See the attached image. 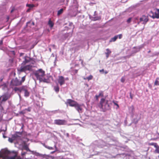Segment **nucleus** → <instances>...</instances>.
Masks as SVG:
<instances>
[{
  "mask_svg": "<svg viewBox=\"0 0 159 159\" xmlns=\"http://www.w3.org/2000/svg\"><path fill=\"white\" fill-rule=\"evenodd\" d=\"M25 80V76H24L21 78V80L20 81L17 78L13 79L11 81L10 86L12 87L14 86H19L21 85L23 82Z\"/></svg>",
  "mask_w": 159,
  "mask_h": 159,
  "instance_id": "nucleus-1",
  "label": "nucleus"
},
{
  "mask_svg": "<svg viewBox=\"0 0 159 159\" xmlns=\"http://www.w3.org/2000/svg\"><path fill=\"white\" fill-rule=\"evenodd\" d=\"M99 107L102 108L103 112H105L109 108L108 101L106 100L104 98H101L100 102Z\"/></svg>",
  "mask_w": 159,
  "mask_h": 159,
  "instance_id": "nucleus-2",
  "label": "nucleus"
},
{
  "mask_svg": "<svg viewBox=\"0 0 159 159\" xmlns=\"http://www.w3.org/2000/svg\"><path fill=\"white\" fill-rule=\"evenodd\" d=\"M4 154H8L9 159H21V158L16 159L17 156V152H10L7 150H6L3 152Z\"/></svg>",
  "mask_w": 159,
  "mask_h": 159,
  "instance_id": "nucleus-3",
  "label": "nucleus"
},
{
  "mask_svg": "<svg viewBox=\"0 0 159 159\" xmlns=\"http://www.w3.org/2000/svg\"><path fill=\"white\" fill-rule=\"evenodd\" d=\"M45 71L40 69L34 73V74L37 79L41 80L42 77L45 75Z\"/></svg>",
  "mask_w": 159,
  "mask_h": 159,
  "instance_id": "nucleus-4",
  "label": "nucleus"
},
{
  "mask_svg": "<svg viewBox=\"0 0 159 159\" xmlns=\"http://www.w3.org/2000/svg\"><path fill=\"white\" fill-rule=\"evenodd\" d=\"M19 69H18V72L20 73L22 72H25L27 70H30L32 68V66L30 65H27L25 66H23L21 65Z\"/></svg>",
  "mask_w": 159,
  "mask_h": 159,
  "instance_id": "nucleus-5",
  "label": "nucleus"
},
{
  "mask_svg": "<svg viewBox=\"0 0 159 159\" xmlns=\"http://www.w3.org/2000/svg\"><path fill=\"white\" fill-rule=\"evenodd\" d=\"M155 11V12H153L152 11H151L150 13L152 14V15L151 17L153 19L159 18V9L155 8L154 9Z\"/></svg>",
  "mask_w": 159,
  "mask_h": 159,
  "instance_id": "nucleus-6",
  "label": "nucleus"
},
{
  "mask_svg": "<svg viewBox=\"0 0 159 159\" xmlns=\"http://www.w3.org/2000/svg\"><path fill=\"white\" fill-rule=\"evenodd\" d=\"M148 16L143 15L142 17L139 19V21L138 23V24H139L140 22H143L142 24L145 25L148 21Z\"/></svg>",
  "mask_w": 159,
  "mask_h": 159,
  "instance_id": "nucleus-7",
  "label": "nucleus"
},
{
  "mask_svg": "<svg viewBox=\"0 0 159 159\" xmlns=\"http://www.w3.org/2000/svg\"><path fill=\"white\" fill-rule=\"evenodd\" d=\"M67 121L65 120L57 119L54 120V124L58 125H64L66 124Z\"/></svg>",
  "mask_w": 159,
  "mask_h": 159,
  "instance_id": "nucleus-8",
  "label": "nucleus"
},
{
  "mask_svg": "<svg viewBox=\"0 0 159 159\" xmlns=\"http://www.w3.org/2000/svg\"><path fill=\"white\" fill-rule=\"evenodd\" d=\"M77 102L71 99H68L67 100L66 103L68 104L70 106L75 107Z\"/></svg>",
  "mask_w": 159,
  "mask_h": 159,
  "instance_id": "nucleus-9",
  "label": "nucleus"
},
{
  "mask_svg": "<svg viewBox=\"0 0 159 159\" xmlns=\"http://www.w3.org/2000/svg\"><path fill=\"white\" fill-rule=\"evenodd\" d=\"M24 58V60L23 61L21 64V65H25L32 60V58L29 57L27 56H25Z\"/></svg>",
  "mask_w": 159,
  "mask_h": 159,
  "instance_id": "nucleus-10",
  "label": "nucleus"
},
{
  "mask_svg": "<svg viewBox=\"0 0 159 159\" xmlns=\"http://www.w3.org/2000/svg\"><path fill=\"white\" fill-rule=\"evenodd\" d=\"M65 79L63 76L58 77V82L60 85L61 86L65 84Z\"/></svg>",
  "mask_w": 159,
  "mask_h": 159,
  "instance_id": "nucleus-11",
  "label": "nucleus"
},
{
  "mask_svg": "<svg viewBox=\"0 0 159 159\" xmlns=\"http://www.w3.org/2000/svg\"><path fill=\"white\" fill-rule=\"evenodd\" d=\"M10 95L9 94H5L4 95L1 96L0 97L2 98V99L1 101V102H5L8 99L10 98Z\"/></svg>",
  "mask_w": 159,
  "mask_h": 159,
  "instance_id": "nucleus-12",
  "label": "nucleus"
},
{
  "mask_svg": "<svg viewBox=\"0 0 159 159\" xmlns=\"http://www.w3.org/2000/svg\"><path fill=\"white\" fill-rule=\"evenodd\" d=\"M5 150H6L2 151L0 153V157H2L3 159H9V157L8 156V154H4L3 152Z\"/></svg>",
  "mask_w": 159,
  "mask_h": 159,
  "instance_id": "nucleus-13",
  "label": "nucleus"
},
{
  "mask_svg": "<svg viewBox=\"0 0 159 159\" xmlns=\"http://www.w3.org/2000/svg\"><path fill=\"white\" fill-rule=\"evenodd\" d=\"M74 107H75V108L79 113L82 112V108L81 107V106L78 103L76 104Z\"/></svg>",
  "mask_w": 159,
  "mask_h": 159,
  "instance_id": "nucleus-14",
  "label": "nucleus"
},
{
  "mask_svg": "<svg viewBox=\"0 0 159 159\" xmlns=\"http://www.w3.org/2000/svg\"><path fill=\"white\" fill-rule=\"evenodd\" d=\"M22 133L20 132H17L15 134L12 135V138L14 139H16L18 137H20L19 135H21Z\"/></svg>",
  "mask_w": 159,
  "mask_h": 159,
  "instance_id": "nucleus-15",
  "label": "nucleus"
},
{
  "mask_svg": "<svg viewBox=\"0 0 159 159\" xmlns=\"http://www.w3.org/2000/svg\"><path fill=\"white\" fill-rule=\"evenodd\" d=\"M106 50L107 51V52H105V54L106 55V57L107 58H108L109 55L111 54V51L110 50V49L108 48H107L106 49Z\"/></svg>",
  "mask_w": 159,
  "mask_h": 159,
  "instance_id": "nucleus-16",
  "label": "nucleus"
},
{
  "mask_svg": "<svg viewBox=\"0 0 159 159\" xmlns=\"http://www.w3.org/2000/svg\"><path fill=\"white\" fill-rule=\"evenodd\" d=\"M48 25L51 28H52L54 25V23L51 20V19L50 18L48 22Z\"/></svg>",
  "mask_w": 159,
  "mask_h": 159,
  "instance_id": "nucleus-17",
  "label": "nucleus"
},
{
  "mask_svg": "<svg viewBox=\"0 0 159 159\" xmlns=\"http://www.w3.org/2000/svg\"><path fill=\"white\" fill-rule=\"evenodd\" d=\"M118 38V36H115L114 37L111 39L109 41L110 42L115 41Z\"/></svg>",
  "mask_w": 159,
  "mask_h": 159,
  "instance_id": "nucleus-18",
  "label": "nucleus"
},
{
  "mask_svg": "<svg viewBox=\"0 0 159 159\" xmlns=\"http://www.w3.org/2000/svg\"><path fill=\"white\" fill-rule=\"evenodd\" d=\"M155 148H156V149L154 151V153H159V146L157 145Z\"/></svg>",
  "mask_w": 159,
  "mask_h": 159,
  "instance_id": "nucleus-19",
  "label": "nucleus"
},
{
  "mask_svg": "<svg viewBox=\"0 0 159 159\" xmlns=\"http://www.w3.org/2000/svg\"><path fill=\"white\" fill-rule=\"evenodd\" d=\"M93 78V76L92 75H90L88 77L84 78V79L85 80H87L88 81L91 80Z\"/></svg>",
  "mask_w": 159,
  "mask_h": 159,
  "instance_id": "nucleus-20",
  "label": "nucleus"
},
{
  "mask_svg": "<svg viewBox=\"0 0 159 159\" xmlns=\"http://www.w3.org/2000/svg\"><path fill=\"white\" fill-rule=\"evenodd\" d=\"M25 96L26 97H28L29 95V93L27 89H24Z\"/></svg>",
  "mask_w": 159,
  "mask_h": 159,
  "instance_id": "nucleus-21",
  "label": "nucleus"
},
{
  "mask_svg": "<svg viewBox=\"0 0 159 159\" xmlns=\"http://www.w3.org/2000/svg\"><path fill=\"white\" fill-rule=\"evenodd\" d=\"M148 145L149 146H154L155 147L157 145V143H149Z\"/></svg>",
  "mask_w": 159,
  "mask_h": 159,
  "instance_id": "nucleus-22",
  "label": "nucleus"
},
{
  "mask_svg": "<svg viewBox=\"0 0 159 159\" xmlns=\"http://www.w3.org/2000/svg\"><path fill=\"white\" fill-rule=\"evenodd\" d=\"M63 9L62 8L60 9L59 10H58L57 11V15L59 16L60 14H61L63 12Z\"/></svg>",
  "mask_w": 159,
  "mask_h": 159,
  "instance_id": "nucleus-23",
  "label": "nucleus"
},
{
  "mask_svg": "<svg viewBox=\"0 0 159 159\" xmlns=\"http://www.w3.org/2000/svg\"><path fill=\"white\" fill-rule=\"evenodd\" d=\"M54 89L56 92L58 93L59 91V88L58 86H55Z\"/></svg>",
  "mask_w": 159,
  "mask_h": 159,
  "instance_id": "nucleus-24",
  "label": "nucleus"
},
{
  "mask_svg": "<svg viewBox=\"0 0 159 159\" xmlns=\"http://www.w3.org/2000/svg\"><path fill=\"white\" fill-rule=\"evenodd\" d=\"M159 80V78H157L156 79V80L154 82V85H159V81H158V80Z\"/></svg>",
  "mask_w": 159,
  "mask_h": 159,
  "instance_id": "nucleus-25",
  "label": "nucleus"
},
{
  "mask_svg": "<svg viewBox=\"0 0 159 159\" xmlns=\"http://www.w3.org/2000/svg\"><path fill=\"white\" fill-rule=\"evenodd\" d=\"M26 6L30 8H33L34 7V5L33 4H27Z\"/></svg>",
  "mask_w": 159,
  "mask_h": 159,
  "instance_id": "nucleus-26",
  "label": "nucleus"
},
{
  "mask_svg": "<svg viewBox=\"0 0 159 159\" xmlns=\"http://www.w3.org/2000/svg\"><path fill=\"white\" fill-rule=\"evenodd\" d=\"M0 86H3V87L6 88H7V84L6 83H3V84H2V83L0 84Z\"/></svg>",
  "mask_w": 159,
  "mask_h": 159,
  "instance_id": "nucleus-27",
  "label": "nucleus"
},
{
  "mask_svg": "<svg viewBox=\"0 0 159 159\" xmlns=\"http://www.w3.org/2000/svg\"><path fill=\"white\" fill-rule=\"evenodd\" d=\"M15 139H14L13 138H8V141L11 143H12L13 142L14 140Z\"/></svg>",
  "mask_w": 159,
  "mask_h": 159,
  "instance_id": "nucleus-28",
  "label": "nucleus"
},
{
  "mask_svg": "<svg viewBox=\"0 0 159 159\" xmlns=\"http://www.w3.org/2000/svg\"><path fill=\"white\" fill-rule=\"evenodd\" d=\"M4 109L2 107V106L1 105V103H0V111L1 112H2V111H3Z\"/></svg>",
  "mask_w": 159,
  "mask_h": 159,
  "instance_id": "nucleus-29",
  "label": "nucleus"
},
{
  "mask_svg": "<svg viewBox=\"0 0 159 159\" xmlns=\"http://www.w3.org/2000/svg\"><path fill=\"white\" fill-rule=\"evenodd\" d=\"M100 97V96H101L102 97H103L104 96L103 93V92L101 91L100 92L99 95H98Z\"/></svg>",
  "mask_w": 159,
  "mask_h": 159,
  "instance_id": "nucleus-30",
  "label": "nucleus"
},
{
  "mask_svg": "<svg viewBox=\"0 0 159 159\" xmlns=\"http://www.w3.org/2000/svg\"><path fill=\"white\" fill-rule=\"evenodd\" d=\"M14 90L15 91H20V89L19 88H17V87H15L14 89Z\"/></svg>",
  "mask_w": 159,
  "mask_h": 159,
  "instance_id": "nucleus-31",
  "label": "nucleus"
},
{
  "mask_svg": "<svg viewBox=\"0 0 159 159\" xmlns=\"http://www.w3.org/2000/svg\"><path fill=\"white\" fill-rule=\"evenodd\" d=\"M24 149L27 150V151H28L29 150V148H28V147L27 146V145H25L24 146Z\"/></svg>",
  "mask_w": 159,
  "mask_h": 159,
  "instance_id": "nucleus-32",
  "label": "nucleus"
},
{
  "mask_svg": "<svg viewBox=\"0 0 159 159\" xmlns=\"http://www.w3.org/2000/svg\"><path fill=\"white\" fill-rule=\"evenodd\" d=\"M125 78L124 77H122L121 79V81L122 82V83H123L124 82V81H125Z\"/></svg>",
  "mask_w": 159,
  "mask_h": 159,
  "instance_id": "nucleus-33",
  "label": "nucleus"
},
{
  "mask_svg": "<svg viewBox=\"0 0 159 159\" xmlns=\"http://www.w3.org/2000/svg\"><path fill=\"white\" fill-rule=\"evenodd\" d=\"M25 110H27L28 111H31V107H29L27 109H25Z\"/></svg>",
  "mask_w": 159,
  "mask_h": 159,
  "instance_id": "nucleus-34",
  "label": "nucleus"
},
{
  "mask_svg": "<svg viewBox=\"0 0 159 159\" xmlns=\"http://www.w3.org/2000/svg\"><path fill=\"white\" fill-rule=\"evenodd\" d=\"M131 18H129L127 20V23H129L131 21Z\"/></svg>",
  "mask_w": 159,
  "mask_h": 159,
  "instance_id": "nucleus-35",
  "label": "nucleus"
},
{
  "mask_svg": "<svg viewBox=\"0 0 159 159\" xmlns=\"http://www.w3.org/2000/svg\"><path fill=\"white\" fill-rule=\"evenodd\" d=\"M116 36H118V37L119 39H121L122 37V35L121 34H119L118 35H117Z\"/></svg>",
  "mask_w": 159,
  "mask_h": 159,
  "instance_id": "nucleus-36",
  "label": "nucleus"
},
{
  "mask_svg": "<svg viewBox=\"0 0 159 159\" xmlns=\"http://www.w3.org/2000/svg\"><path fill=\"white\" fill-rule=\"evenodd\" d=\"M99 97V96L98 95H95V98H96V99L97 100H98V98Z\"/></svg>",
  "mask_w": 159,
  "mask_h": 159,
  "instance_id": "nucleus-37",
  "label": "nucleus"
},
{
  "mask_svg": "<svg viewBox=\"0 0 159 159\" xmlns=\"http://www.w3.org/2000/svg\"><path fill=\"white\" fill-rule=\"evenodd\" d=\"M46 148H47L49 149H53V148L52 147H46Z\"/></svg>",
  "mask_w": 159,
  "mask_h": 159,
  "instance_id": "nucleus-38",
  "label": "nucleus"
},
{
  "mask_svg": "<svg viewBox=\"0 0 159 159\" xmlns=\"http://www.w3.org/2000/svg\"><path fill=\"white\" fill-rule=\"evenodd\" d=\"M3 79V78L2 77H1L0 78V84H1V82H2Z\"/></svg>",
  "mask_w": 159,
  "mask_h": 159,
  "instance_id": "nucleus-39",
  "label": "nucleus"
},
{
  "mask_svg": "<svg viewBox=\"0 0 159 159\" xmlns=\"http://www.w3.org/2000/svg\"><path fill=\"white\" fill-rule=\"evenodd\" d=\"M130 98L131 99H133V96L132 95L131 93H130Z\"/></svg>",
  "mask_w": 159,
  "mask_h": 159,
  "instance_id": "nucleus-40",
  "label": "nucleus"
},
{
  "mask_svg": "<svg viewBox=\"0 0 159 159\" xmlns=\"http://www.w3.org/2000/svg\"><path fill=\"white\" fill-rule=\"evenodd\" d=\"M15 10V8L14 7H13L11 11V12L12 13Z\"/></svg>",
  "mask_w": 159,
  "mask_h": 159,
  "instance_id": "nucleus-41",
  "label": "nucleus"
},
{
  "mask_svg": "<svg viewBox=\"0 0 159 159\" xmlns=\"http://www.w3.org/2000/svg\"><path fill=\"white\" fill-rule=\"evenodd\" d=\"M114 104L115 105H116L117 106V108H118L119 107V106L118 104L116 103V102H114Z\"/></svg>",
  "mask_w": 159,
  "mask_h": 159,
  "instance_id": "nucleus-42",
  "label": "nucleus"
},
{
  "mask_svg": "<svg viewBox=\"0 0 159 159\" xmlns=\"http://www.w3.org/2000/svg\"><path fill=\"white\" fill-rule=\"evenodd\" d=\"M99 71L100 72H102L103 73L104 71V70L103 69L100 70H99Z\"/></svg>",
  "mask_w": 159,
  "mask_h": 159,
  "instance_id": "nucleus-43",
  "label": "nucleus"
},
{
  "mask_svg": "<svg viewBox=\"0 0 159 159\" xmlns=\"http://www.w3.org/2000/svg\"><path fill=\"white\" fill-rule=\"evenodd\" d=\"M26 153V152H23L21 153V155L22 156H23L24 155H25Z\"/></svg>",
  "mask_w": 159,
  "mask_h": 159,
  "instance_id": "nucleus-44",
  "label": "nucleus"
},
{
  "mask_svg": "<svg viewBox=\"0 0 159 159\" xmlns=\"http://www.w3.org/2000/svg\"><path fill=\"white\" fill-rule=\"evenodd\" d=\"M43 81L45 82H47V80L45 79H44L43 80Z\"/></svg>",
  "mask_w": 159,
  "mask_h": 159,
  "instance_id": "nucleus-45",
  "label": "nucleus"
},
{
  "mask_svg": "<svg viewBox=\"0 0 159 159\" xmlns=\"http://www.w3.org/2000/svg\"><path fill=\"white\" fill-rule=\"evenodd\" d=\"M24 54V53H21L20 54V56H22Z\"/></svg>",
  "mask_w": 159,
  "mask_h": 159,
  "instance_id": "nucleus-46",
  "label": "nucleus"
},
{
  "mask_svg": "<svg viewBox=\"0 0 159 159\" xmlns=\"http://www.w3.org/2000/svg\"><path fill=\"white\" fill-rule=\"evenodd\" d=\"M25 113L23 111L20 112V114H24Z\"/></svg>",
  "mask_w": 159,
  "mask_h": 159,
  "instance_id": "nucleus-47",
  "label": "nucleus"
},
{
  "mask_svg": "<svg viewBox=\"0 0 159 159\" xmlns=\"http://www.w3.org/2000/svg\"><path fill=\"white\" fill-rule=\"evenodd\" d=\"M2 120V116L0 117V122Z\"/></svg>",
  "mask_w": 159,
  "mask_h": 159,
  "instance_id": "nucleus-48",
  "label": "nucleus"
},
{
  "mask_svg": "<svg viewBox=\"0 0 159 159\" xmlns=\"http://www.w3.org/2000/svg\"><path fill=\"white\" fill-rule=\"evenodd\" d=\"M2 41H1L0 42V45H2Z\"/></svg>",
  "mask_w": 159,
  "mask_h": 159,
  "instance_id": "nucleus-49",
  "label": "nucleus"
},
{
  "mask_svg": "<svg viewBox=\"0 0 159 159\" xmlns=\"http://www.w3.org/2000/svg\"><path fill=\"white\" fill-rule=\"evenodd\" d=\"M107 73H108V72H107V71H105V74H107Z\"/></svg>",
  "mask_w": 159,
  "mask_h": 159,
  "instance_id": "nucleus-50",
  "label": "nucleus"
},
{
  "mask_svg": "<svg viewBox=\"0 0 159 159\" xmlns=\"http://www.w3.org/2000/svg\"><path fill=\"white\" fill-rule=\"evenodd\" d=\"M151 52V51H150V50H149V51H148V53H150V52Z\"/></svg>",
  "mask_w": 159,
  "mask_h": 159,
  "instance_id": "nucleus-51",
  "label": "nucleus"
},
{
  "mask_svg": "<svg viewBox=\"0 0 159 159\" xmlns=\"http://www.w3.org/2000/svg\"><path fill=\"white\" fill-rule=\"evenodd\" d=\"M3 137L4 138H6V137L4 135H3Z\"/></svg>",
  "mask_w": 159,
  "mask_h": 159,
  "instance_id": "nucleus-52",
  "label": "nucleus"
},
{
  "mask_svg": "<svg viewBox=\"0 0 159 159\" xmlns=\"http://www.w3.org/2000/svg\"><path fill=\"white\" fill-rule=\"evenodd\" d=\"M61 159H69V158H62Z\"/></svg>",
  "mask_w": 159,
  "mask_h": 159,
  "instance_id": "nucleus-53",
  "label": "nucleus"
},
{
  "mask_svg": "<svg viewBox=\"0 0 159 159\" xmlns=\"http://www.w3.org/2000/svg\"><path fill=\"white\" fill-rule=\"evenodd\" d=\"M9 17H7V20H9Z\"/></svg>",
  "mask_w": 159,
  "mask_h": 159,
  "instance_id": "nucleus-54",
  "label": "nucleus"
},
{
  "mask_svg": "<svg viewBox=\"0 0 159 159\" xmlns=\"http://www.w3.org/2000/svg\"><path fill=\"white\" fill-rule=\"evenodd\" d=\"M68 135H69L68 134V133H67V136H68Z\"/></svg>",
  "mask_w": 159,
  "mask_h": 159,
  "instance_id": "nucleus-55",
  "label": "nucleus"
},
{
  "mask_svg": "<svg viewBox=\"0 0 159 159\" xmlns=\"http://www.w3.org/2000/svg\"><path fill=\"white\" fill-rule=\"evenodd\" d=\"M135 19H136V20H138V18H135Z\"/></svg>",
  "mask_w": 159,
  "mask_h": 159,
  "instance_id": "nucleus-56",
  "label": "nucleus"
},
{
  "mask_svg": "<svg viewBox=\"0 0 159 159\" xmlns=\"http://www.w3.org/2000/svg\"><path fill=\"white\" fill-rule=\"evenodd\" d=\"M29 10V9H28V10H27V11H28Z\"/></svg>",
  "mask_w": 159,
  "mask_h": 159,
  "instance_id": "nucleus-57",
  "label": "nucleus"
},
{
  "mask_svg": "<svg viewBox=\"0 0 159 159\" xmlns=\"http://www.w3.org/2000/svg\"><path fill=\"white\" fill-rule=\"evenodd\" d=\"M33 1H34V0H32Z\"/></svg>",
  "mask_w": 159,
  "mask_h": 159,
  "instance_id": "nucleus-58",
  "label": "nucleus"
}]
</instances>
